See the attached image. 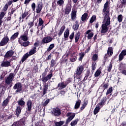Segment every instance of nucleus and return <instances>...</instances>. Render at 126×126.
<instances>
[{"label":"nucleus","instance_id":"nucleus-41","mask_svg":"<svg viewBox=\"0 0 126 126\" xmlns=\"http://www.w3.org/2000/svg\"><path fill=\"white\" fill-rule=\"evenodd\" d=\"M78 27H79V24H78V22L76 21L75 24L73 26V29H74L75 31H77Z\"/></svg>","mask_w":126,"mask_h":126},{"label":"nucleus","instance_id":"nucleus-29","mask_svg":"<svg viewBox=\"0 0 126 126\" xmlns=\"http://www.w3.org/2000/svg\"><path fill=\"white\" fill-rule=\"evenodd\" d=\"M66 117H69L71 120H73L75 117V113L72 112H69L66 114Z\"/></svg>","mask_w":126,"mask_h":126},{"label":"nucleus","instance_id":"nucleus-5","mask_svg":"<svg viewBox=\"0 0 126 126\" xmlns=\"http://www.w3.org/2000/svg\"><path fill=\"white\" fill-rule=\"evenodd\" d=\"M14 76H15V75H14L13 73H10L5 79V84L10 85V87H11V86H12V81H13V79H14Z\"/></svg>","mask_w":126,"mask_h":126},{"label":"nucleus","instance_id":"nucleus-7","mask_svg":"<svg viewBox=\"0 0 126 126\" xmlns=\"http://www.w3.org/2000/svg\"><path fill=\"white\" fill-rule=\"evenodd\" d=\"M53 41V37L50 36H45L43 37L41 40V43L43 45H45L46 44H49V43H51Z\"/></svg>","mask_w":126,"mask_h":126},{"label":"nucleus","instance_id":"nucleus-37","mask_svg":"<svg viewBox=\"0 0 126 126\" xmlns=\"http://www.w3.org/2000/svg\"><path fill=\"white\" fill-rule=\"evenodd\" d=\"M18 104L19 106H24L25 105V101H24V98H22L20 100H18Z\"/></svg>","mask_w":126,"mask_h":126},{"label":"nucleus","instance_id":"nucleus-45","mask_svg":"<svg viewBox=\"0 0 126 126\" xmlns=\"http://www.w3.org/2000/svg\"><path fill=\"white\" fill-rule=\"evenodd\" d=\"M55 126H62L64 125V121H60L55 122Z\"/></svg>","mask_w":126,"mask_h":126},{"label":"nucleus","instance_id":"nucleus-38","mask_svg":"<svg viewBox=\"0 0 126 126\" xmlns=\"http://www.w3.org/2000/svg\"><path fill=\"white\" fill-rule=\"evenodd\" d=\"M64 29H65V26H63L60 30V32L58 33L59 37H61L62 36V34L63 33V31H64Z\"/></svg>","mask_w":126,"mask_h":126},{"label":"nucleus","instance_id":"nucleus-34","mask_svg":"<svg viewBox=\"0 0 126 126\" xmlns=\"http://www.w3.org/2000/svg\"><path fill=\"white\" fill-rule=\"evenodd\" d=\"M101 109V107H100V106L96 105V107L94 109V115H97L99 112H100V110Z\"/></svg>","mask_w":126,"mask_h":126},{"label":"nucleus","instance_id":"nucleus-26","mask_svg":"<svg viewBox=\"0 0 126 126\" xmlns=\"http://www.w3.org/2000/svg\"><path fill=\"white\" fill-rule=\"evenodd\" d=\"M36 53H37V48L32 47L29 51V54H30V56H32V55H34V54H36Z\"/></svg>","mask_w":126,"mask_h":126},{"label":"nucleus","instance_id":"nucleus-48","mask_svg":"<svg viewBox=\"0 0 126 126\" xmlns=\"http://www.w3.org/2000/svg\"><path fill=\"white\" fill-rule=\"evenodd\" d=\"M56 64L57 62H56V60L52 59L50 63V67H54Z\"/></svg>","mask_w":126,"mask_h":126},{"label":"nucleus","instance_id":"nucleus-39","mask_svg":"<svg viewBox=\"0 0 126 126\" xmlns=\"http://www.w3.org/2000/svg\"><path fill=\"white\" fill-rule=\"evenodd\" d=\"M88 17V13H85L81 17L82 21H86V19Z\"/></svg>","mask_w":126,"mask_h":126},{"label":"nucleus","instance_id":"nucleus-33","mask_svg":"<svg viewBox=\"0 0 126 126\" xmlns=\"http://www.w3.org/2000/svg\"><path fill=\"white\" fill-rule=\"evenodd\" d=\"M65 10V14L68 15L69 13H70V11H71V7L69 6H67L64 9Z\"/></svg>","mask_w":126,"mask_h":126},{"label":"nucleus","instance_id":"nucleus-36","mask_svg":"<svg viewBox=\"0 0 126 126\" xmlns=\"http://www.w3.org/2000/svg\"><path fill=\"white\" fill-rule=\"evenodd\" d=\"M0 121L2 122H6L7 118H6V115L2 114L0 116Z\"/></svg>","mask_w":126,"mask_h":126},{"label":"nucleus","instance_id":"nucleus-1","mask_svg":"<svg viewBox=\"0 0 126 126\" xmlns=\"http://www.w3.org/2000/svg\"><path fill=\"white\" fill-rule=\"evenodd\" d=\"M42 77L41 80L43 83V89L42 93L41 94V97H44L48 92V89H49V84L46 83L48 80H50L53 76V70H51L50 73L47 75V71L43 72L42 74Z\"/></svg>","mask_w":126,"mask_h":126},{"label":"nucleus","instance_id":"nucleus-17","mask_svg":"<svg viewBox=\"0 0 126 126\" xmlns=\"http://www.w3.org/2000/svg\"><path fill=\"white\" fill-rule=\"evenodd\" d=\"M126 56V52L125 50H123L119 55V61L122 62Z\"/></svg>","mask_w":126,"mask_h":126},{"label":"nucleus","instance_id":"nucleus-59","mask_svg":"<svg viewBox=\"0 0 126 126\" xmlns=\"http://www.w3.org/2000/svg\"><path fill=\"white\" fill-rule=\"evenodd\" d=\"M112 67H113V63H111L108 66V69L107 70V71H108V72H110L111 71V70L112 69Z\"/></svg>","mask_w":126,"mask_h":126},{"label":"nucleus","instance_id":"nucleus-2","mask_svg":"<svg viewBox=\"0 0 126 126\" xmlns=\"http://www.w3.org/2000/svg\"><path fill=\"white\" fill-rule=\"evenodd\" d=\"M102 13L104 15V19L111 20L110 18V1H107L104 4Z\"/></svg>","mask_w":126,"mask_h":126},{"label":"nucleus","instance_id":"nucleus-22","mask_svg":"<svg viewBox=\"0 0 126 126\" xmlns=\"http://www.w3.org/2000/svg\"><path fill=\"white\" fill-rule=\"evenodd\" d=\"M68 36H69V30L67 29L64 33V41L67 40L68 38Z\"/></svg>","mask_w":126,"mask_h":126},{"label":"nucleus","instance_id":"nucleus-24","mask_svg":"<svg viewBox=\"0 0 126 126\" xmlns=\"http://www.w3.org/2000/svg\"><path fill=\"white\" fill-rule=\"evenodd\" d=\"M80 105H81V100L80 99H79L76 101L75 105L74 106V109L75 110H77V109H79V107H80Z\"/></svg>","mask_w":126,"mask_h":126},{"label":"nucleus","instance_id":"nucleus-52","mask_svg":"<svg viewBox=\"0 0 126 126\" xmlns=\"http://www.w3.org/2000/svg\"><path fill=\"white\" fill-rule=\"evenodd\" d=\"M96 20V15H93L90 20V23H93Z\"/></svg>","mask_w":126,"mask_h":126},{"label":"nucleus","instance_id":"nucleus-27","mask_svg":"<svg viewBox=\"0 0 126 126\" xmlns=\"http://www.w3.org/2000/svg\"><path fill=\"white\" fill-rule=\"evenodd\" d=\"M29 57H30V55L29 54H28V53L25 54L23 56V58L21 59V62H22V63H24V62H25V61H26V60H27V59H28V58H29Z\"/></svg>","mask_w":126,"mask_h":126},{"label":"nucleus","instance_id":"nucleus-49","mask_svg":"<svg viewBox=\"0 0 126 126\" xmlns=\"http://www.w3.org/2000/svg\"><path fill=\"white\" fill-rule=\"evenodd\" d=\"M57 3L59 6H62L64 3V1L63 0H59L57 1Z\"/></svg>","mask_w":126,"mask_h":126},{"label":"nucleus","instance_id":"nucleus-11","mask_svg":"<svg viewBox=\"0 0 126 126\" xmlns=\"http://www.w3.org/2000/svg\"><path fill=\"white\" fill-rule=\"evenodd\" d=\"M18 42L20 44L21 47H28V46H30V42L29 41L23 42V41L21 40V39H19Z\"/></svg>","mask_w":126,"mask_h":126},{"label":"nucleus","instance_id":"nucleus-57","mask_svg":"<svg viewBox=\"0 0 126 126\" xmlns=\"http://www.w3.org/2000/svg\"><path fill=\"white\" fill-rule=\"evenodd\" d=\"M28 15V12L25 11L22 15V19H24L26 16Z\"/></svg>","mask_w":126,"mask_h":126},{"label":"nucleus","instance_id":"nucleus-20","mask_svg":"<svg viewBox=\"0 0 126 126\" xmlns=\"http://www.w3.org/2000/svg\"><path fill=\"white\" fill-rule=\"evenodd\" d=\"M77 60V55L75 53V52H73L71 54V57L70 59V61L71 63H74Z\"/></svg>","mask_w":126,"mask_h":126},{"label":"nucleus","instance_id":"nucleus-10","mask_svg":"<svg viewBox=\"0 0 126 126\" xmlns=\"http://www.w3.org/2000/svg\"><path fill=\"white\" fill-rule=\"evenodd\" d=\"M19 39H20L21 41H24V42L28 41V32H25L23 35H21L20 38Z\"/></svg>","mask_w":126,"mask_h":126},{"label":"nucleus","instance_id":"nucleus-42","mask_svg":"<svg viewBox=\"0 0 126 126\" xmlns=\"http://www.w3.org/2000/svg\"><path fill=\"white\" fill-rule=\"evenodd\" d=\"M4 15H5V13H4V12H1L0 14V25H1V23H2V21L1 20V19H2L3 17H4Z\"/></svg>","mask_w":126,"mask_h":126},{"label":"nucleus","instance_id":"nucleus-12","mask_svg":"<svg viewBox=\"0 0 126 126\" xmlns=\"http://www.w3.org/2000/svg\"><path fill=\"white\" fill-rule=\"evenodd\" d=\"M52 114H54V115L55 117H59V116H61V114H62V112H61V109H60V108H56L53 109Z\"/></svg>","mask_w":126,"mask_h":126},{"label":"nucleus","instance_id":"nucleus-55","mask_svg":"<svg viewBox=\"0 0 126 126\" xmlns=\"http://www.w3.org/2000/svg\"><path fill=\"white\" fill-rule=\"evenodd\" d=\"M92 69L93 70H95V69H96V66L97 65L96 62H92Z\"/></svg>","mask_w":126,"mask_h":126},{"label":"nucleus","instance_id":"nucleus-14","mask_svg":"<svg viewBox=\"0 0 126 126\" xmlns=\"http://www.w3.org/2000/svg\"><path fill=\"white\" fill-rule=\"evenodd\" d=\"M11 97L10 96H8L5 100H3V102L1 104L2 107L5 108V107H6L8 105V103H9Z\"/></svg>","mask_w":126,"mask_h":126},{"label":"nucleus","instance_id":"nucleus-21","mask_svg":"<svg viewBox=\"0 0 126 126\" xmlns=\"http://www.w3.org/2000/svg\"><path fill=\"white\" fill-rule=\"evenodd\" d=\"M66 86H67V84L63 82L60 83L58 85V87H59V89L60 90L63 89V88H65Z\"/></svg>","mask_w":126,"mask_h":126},{"label":"nucleus","instance_id":"nucleus-25","mask_svg":"<svg viewBox=\"0 0 126 126\" xmlns=\"http://www.w3.org/2000/svg\"><path fill=\"white\" fill-rule=\"evenodd\" d=\"M18 35H19V33L17 32L16 33H15L14 34H13L10 38V41H11V42H12V41H14V40H15V39H16V38H17V37H18Z\"/></svg>","mask_w":126,"mask_h":126},{"label":"nucleus","instance_id":"nucleus-61","mask_svg":"<svg viewBox=\"0 0 126 126\" xmlns=\"http://www.w3.org/2000/svg\"><path fill=\"white\" fill-rule=\"evenodd\" d=\"M28 25L30 28H31V27H33V26H34V21H32V22H30L28 24Z\"/></svg>","mask_w":126,"mask_h":126},{"label":"nucleus","instance_id":"nucleus-54","mask_svg":"<svg viewBox=\"0 0 126 126\" xmlns=\"http://www.w3.org/2000/svg\"><path fill=\"white\" fill-rule=\"evenodd\" d=\"M113 92V87L109 88L106 93V95H109V94H111Z\"/></svg>","mask_w":126,"mask_h":126},{"label":"nucleus","instance_id":"nucleus-19","mask_svg":"<svg viewBox=\"0 0 126 126\" xmlns=\"http://www.w3.org/2000/svg\"><path fill=\"white\" fill-rule=\"evenodd\" d=\"M14 54V51H13V50H9L6 53L5 55V58H6L7 59L8 58H11V57H12V56H13Z\"/></svg>","mask_w":126,"mask_h":126},{"label":"nucleus","instance_id":"nucleus-35","mask_svg":"<svg viewBox=\"0 0 126 126\" xmlns=\"http://www.w3.org/2000/svg\"><path fill=\"white\" fill-rule=\"evenodd\" d=\"M80 38V32H78L75 35V43H77Z\"/></svg>","mask_w":126,"mask_h":126},{"label":"nucleus","instance_id":"nucleus-4","mask_svg":"<svg viewBox=\"0 0 126 126\" xmlns=\"http://www.w3.org/2000/svg\"><path fill=\"white\" fill-rule=\"evenodd\" d=\"M102 23L103 24L101 25V30L100 32L102 34H105L109 29L108 26L111 24V20L104 19Z\"/></svg>","mask_w":126,"mask_h":126},{"label":"nucleus","instance_id":"nucleus-51","mask_svg":"<svg viewBox=\"0 0 126 126\" xmlns=\"http://www.w3.org/2000/svg\"><path fill=\"white\" fill-rule=\"evenodd\" d=\"M90 75V70H87L86 73V76L84 77V80H87V78H88V77H89Z\"/></svg>","mask_w":126,"mask_h":126},{"label":"nucleus","instance_id":"nucleus-53","mask_svg":"<svg viewBox=\"0 0 126 126\" xmlns=\"http://www.w3.org/2000/svg\"><path fill=\"white\" fill-rule=\"evenodd\" d=\"M54 48H55V44L54 43L51 44L49 45L48 48L47 49V51H51V50H53Z\"/></svg>","mask_w":126,"mask_h":126},{"label":"nucleus","instance_id":"nucleus-58","mask_svg":"<svg viewBox=\"0 0 126 126\" xmlns=\"http://www.w3.org/2000/svg\"><path fill=\"white\" fill-rule=\"evenodd\" d=\"M50 103V99H48L46 100L45 101V102L43 103V105L44 107H46L48 104Z\"/></svg>","mask_w":126,"mask_h":126},{"label":"nucleus","instance_id":"nucleus-56","mask_svg":"<svg viewBox=\"0 0 126 126\" xmlns=\"http://www.w3.org/2000/svg\"><path fill=\"white\" fill-rule=\"evenodd\" d=\"M123 18H124L123 15H119L118 17V20L119 22H122V21H123Z\"/></svg>","mask_w":126,"mask_h":126},{"label":"nucleus","instance_id":"nucleus-47","mask_svg":"<svg viewBox=\"0 0 126 126\" xmlns=\"http://www.w3.org/2000/svg\"><path fill=\"white\" fill-rule=\"evenodd\" d=\"M88 104V102L87 101L84 102L80 108V111H83V110L85 109V107H86V106H87Z\"/></svg>","mask_w":126,"mask_h":126},{"label":"nucleus","instance_id":"nucleus-28","mask_svg":"<svg viewBox=\"0 0 126 126\" xmlns=\"http://www.w3.org/2000/svg\"><path fill=\"white\" fill-rule=\"evenodd\" d=\"M21 107L20 106H17V108L16 109V114L15 115L17 116V117H19L20 114L21 113Z\"/></svg>","mask_w":126,"mask_h":126},{"label":"nucleus","instance_id":"nucleus-60","mask_svg":"<svg viewBox=\"0 0 126 126\" xmlns=\"http://www.w3.org/2000/svg\"><path fill=\"white\" fill-rule=\"evenodd\" d=\"M74 37V32H73L69 35V39H70V40H71V41H72V39H73Z\"/></svg>","mask_w":126,"mask_h":126},{"label":"nucleus","instance_id":"nucleus-9","mask_svg":"<svg viewBox=\"0 0 126 126\" xmlns=\"http://www.w3.org/2000/svg\"><path fill=\"white\" fill-rule=\"evenodd\" d=\"M9 41V38L8 36H6L4 37L0 42V47H3V46H5V45H7V43Z\"/></svg>","mask_w":126,"mask_h":126},{"label":"nucleus","instance_id":"nucleus-32","mask_svg":"<svg viewBox=\"0 0 126 126\" xmlns=\"http://www.w3.org/2000/svg\"><path fill=\"white\" fill-rule=\"evenodd\" d=\"M101 87L103 88V91L105 89H107L108 87H109V83H106L104 82L101 85Z\"/></svg>","mask_w":126,"mask_h":126},{"label":"nucleus","instance_id":"nucleus-64","mask_svg":"<svg viewBox=\"0 0 126 126\" xmlns=\"http://www.w3.org/2000/svg\"><path fill=\"white\" fill-rule=\"evenodd\" d=\"M121 3L122 5H126V0H122Z\"/></svg>","mask_w":126,"mask_h":126},{"label":"nucleus","instance_id":"nucleus-15","mask_svg":"<svg viewBox=\"0 0 126 126\" xmlns=\"http://www.w3.org/2000/svg\"><path fill=\"white\" fill-rule=\"evenodd\" d=\"M32 100L31 99H29L27 101V110L28 112H31V110H32Z\"/></svg>","mask_w":126,"mask_h":126},{"label":"nucleus","instance_id":"nucleus-13","mask_svg":"<svg viewBox=\"0 0 126 126\" xmlns=\"http://www.w3.org/2000/svg\"><path fill=\"white\" fill-rule=\"evenodd\" d=\"M86 34L88 35L87 38L88 40H91L94 36V32H92V30H89L86 32Z\"/></svg>","mask_w":126,"mask_h":126},{"label":"nucleus","instance_id":"nucleus-30","mask_svg":"<svg viewBox=\"0 0 126 126\" xmlns=\"http://www.w3.org/2000/svg\"><path fill=\"white\" fill-rule=\"evenodd\" d=\"M113 47H110L108 48L107 55L108 57H111V56H113Z\"/></svg>","mask_w":126,"mask_h":126},{"label":"nucleus","instance_id":"nucleus-43","mask_svg":"<svg viewBox=\"0 0 126 126\" xmlns=\"http://www.w3.org/2000/svg\"><path fill=\"white\" fill-rule=\"evenodd\" d=\"M107 100H106L105 98H102L101 99V101L100 102H99V103H98L97 105L98 106H102V107H103V106H104V105H105V103H106V101Z\"/></svg>","mask_w":126,"mask_h":126},{"label":"nucleus","instance_id":"nucleus-3","mask_svg":"<svg viewBox=\"0 0 126 126\" xmlns=\"http://www.w3.org/2000/svg\"><path fill=\"white\" fill-rule=\"evenodd\" d=\"M84 70V66L83 65L78 66L74 74V77L75 79H79L80 81L82 79V73Z\"/></svg>","mask_w":126,"mask_h":126},{"label":"nucleus","instance_id":"nucleus-18","mask_svg":"<svg viewBox=\"0 0 126 126\" xmlns=\"http://www.w3.org/2000/svg\"><path fill=\"white\" fill-rule=\"evenodd\" d=\"M1 66H2V67H8V66H11L10 62L2 61L1 63Z\"/></svg>","mask_w":126,"mask_h":126},{"label":"nucleus","instance_id":"nucleus-16","mask_svg":"<svg viewBox=\"0 0 126 126\" xmlns=\"http://www.w3.org/2000/svg\"><path fill=\"white\" fill-rule=\"evenodd\" d=\"M43 8V3L42 2H39L37 3V6L36 9V13H40L42 9Z\"/></svg>","mask_w":126,"mask_h":126},{"label":"nucleus","instance_id":"nucleus-23","mask_svg":"<svg viewBox=\"0 0 126 126\" xmlns=\"http://www.w3.org/2000/svg\"><path fill=\"white\" fill-rule=\"evenodd\" d=\"M76 10H72L71 13V19L72 20H75V18H76Z\"/></svg>","mask_w":126,"mask_h":126},{"label":"nucleus","instance_id":"nucleus-6","mask_svg":"<svg viewBox=\"0 0 126 126\" xmlns=\"http://www.w3.org/2000/svg\"><path fill=\"white\" fill-rule=\"evenodd\" d=\"M13 89L16 90V93H19L22 91V84L20 82L17 83L13 87Z\"/></svg>","mask_w":126,"mask_h":126},{"label":"nucleus","instance_id":"nucleus-44","mask_svg":"<svg viewBox=\"0 0 126 126\" xmlns=\"http://www.w3.org/2000/svg\"><path fill=\"white\" fill-rule=\"evenodd\" d=\"M38 21H39V23H38V27H37V29L39 28V27H40V26H42V25L44 24V21L42 19V18H39Z\"/></svg>","mask_w":126,"mask_h":126},{"label":"nucleus","instance_id":"nucleus-62","mask_svg":"<svg viewBox=\"0 0 126 126\" xmlns=\"http://www.w3.org/2000/svg\"><path fill=\"white\" fill-rule=\"evenodd\" d=\"M15 11H16V9L12 8L11 11L8 13V14L10 15H12V14H13Z\"/></svg>","mask_w":126,"mask_h":126},{"label":"nucleus","instance_id":"nucleus-31","mask_svg":"<svg viewBox=\"0 0 126 126\" xmlns=\"http://www.w3.org/2000/svg\"><path fill=\"white\" fill-rule=\"evenodd\" d=\"M101 72H102V69H101V67H100L95 72L94 75V77H98L100 75V74H101Z\"/></svg>","mask_w":126,"mask_h":126},{"label":"nucleus","instance_id":"nucleus-50","mask_svg":"<svg viewBox=\"0 0 126 126\" xmlns=\"http://www.w3.org/2000/svg\"><path fill=\"white\" fill-rule=\"evenodd\" d=\"M92 60L93 61V62H95L97 60H98V55L97 54H94L93 55V56L92 57Z\"/></svg>","mask_w":126,"mask_h":126},{"label":"nucleus","instance_id":"nucleus-63","mask_svg":"<svg viewBox=\"0 0 126 126\" xmlns=\"http://www.w3.org/2000/svg\"><path fill=\"white\" fill-rule=\"evenodd\" d=\"M8 9V6L6 4L3 8V11H6V10H7Z\"/></svg>","mask_w":126,"mask_h":126},{"label":"nucleus","instance_id":"nucleus-46","mask_svg":"<svg viewBox=\"0 0 126 126\" xmlns=\"http://www.w3.org/2000/svg\"><path fill=\"white\" fill-rule=\"evenodd\" d=\"M79 121V119H75V120L72 121L71 123H70V126H76V125H77V123H78Z\"/></svg>","mask_w":126,"mask_h":126},{"label":"nucleus","instance_id":"nucleus-8","mask_svg":"<svg viewBox=\"0 0 126 126\" xmlns=\"http://www.w3.org/2000/svg\"><path fill=\"white\" fill-rule=\"evenodd\" d=\"M25 119L22 118L18 121L15 122L11 126H24L25 125Z\"/></svg>","mask_w":126,"mask_h":126},{"label":"nucleus","instance_id":"nucleus-40","mask_svg":"<svg viewBox=\"0 0 126 126\" xmlns=\"http://www.w3.org/2000/svg\"><path fill=\"white\" fill-rule=\"evenodd\" d=\"M79 62H82V60L83 59V58H84V56H85V53L84 52H81L79 53Z\"/></svg>","mask_w":126,"mask_h":126}]
</instances>
